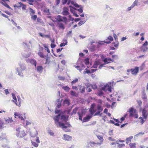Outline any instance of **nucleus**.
I'll return each mask as SVG.
<instances>
[{
    "instance_id": "1",
    "label": "nucleus",
    "mask_w": 148,
    "mask_h": 148,
    "mask_svg": "<svg viewBox=\"0 0 148 148\" xmlns=\"http://www.w3.org/2000/svg\"><path fill=\"white\" fill-rule=\"evenodd\" d=\"M60 116V114H59L54 116L53 117V119L55 123L56 126L57 127L59 126L63 130H64V128H66L67 127H70L71 126L69 123H66L68 125V126H65L64 123H61L60 122H59Z\"/></svg>"
},
{
    "instance_id": "2",
    "label": "nucleus",
    "mask_w": 148,
    "mask_h": 148,
    "mask_svg": "<svg viewBox=\"0 0 148 148\" xmlns=\"http://www.w3.org/2000/svg\"><path fill=\"white\" fill-rule=\"evenodd\" d=\"M16 135L18 138H23L26 135L24 130L21 127L16 128Z\"/></svg>"
},
{
    "instance_id": "3",
    "label": "nucleus",
    "mask_w": 148,
    "mask_h": 148,
    "mask_svg": "<svg viewBox=\"0 0 148 148\" xmlns=\"http://www.w3.org/2000/svg\"><path fill=\"white\" fill-rule=\"evenodd\" d=\"M129 116L130 117H134L135 119L138 118V113L136 109L134 108L131 107L129 110Z\"/></svg>"
},
{
    "instance_id": "4",
    "label": "nucleus",
    "mask_w": 148,
    "mask_h": 148,
    "mask_svg": "<svg viewBox=\"0 0 148 148\" xmlns=\"http://www.w3.org/2000/svg\"><path fill=\"white\" fill-rule=\"evenodd\" d=\"M38 6L39 8H40L41 10H43V12L46 15H49L50 14L49 9L47 8L44 4L42 3H41L40 4L38 3Z\"/></svg>"
},
{
    "instance_id": "5",
    "label": "nucleus",
    "mask_w": 148,
    "mask_h": 148,
    "mask_svg": "<svg viewBox=\"0 0 148 148\" xmlns=\"http://www.w3.org/2000/svg\"><path fill=\"white\" fill-rule=\"evenodd\" d=\"M56 20L58 22H64L66 23L67 22V18L65 16H62L60 15H58L56 18Z\"/></svg>"
},
{
    "instance_id": "6",
    "label": "nucleus",
    "mask_w": 148,
    "mask_h": 148,
    "mask_svg": "<svg viewBox=\"0 0 148 148\" xmlns=\"http://www.w3.org/2000/svg\"><path fill=\"white\" fill-rule=\"evenodd\" d=\"M97 137L98 138V139L100 140V142L99 143H95L93 142H91L90 143V145L91 146H92V145H94L95 144H97L98 145H100L101 144H102L103 141V137L101 135H97Z\"/></svg>"
},
{
    "instance_id": "7",
    "label": "nucleus",
    "mask_w": 148,
    "mask_h": 148,
    "mask_svg": "<svg viewBox=\"0 0 148 148\" xmlns=\"http://www.w3.org/2000/svg\"><path fill=\"white\" fill-rule=\"evenodd\" d=\"M86 110H87L86 109H82L80 112H79L77 113L79 116V120L81 121H82V117L86 113Z\"/></svg>"
},
{
    "instance_id": "8",
    "label": "nucleus",
    "mask_w": 148,
    "mask_h": 148,
    "mask_svg": "<svg viewBox=\"0 0 148 148\" xmlns=\"http://www.w3.org/2000/svg\"><path fill=\"white\" fill-rule=\"evenodd\" d=\"M148 45V42L146 41L141 47V50L143 52H145L148 49L147 46Z\"/></svg>"
},
{
    "instance_id": "9",
    "label": "nucleus",
    "mask_w": 148,
    "mask_h": 148,
    "mask_svg": "<svg viewBox=\"0 0 148 148\" xmlns=\"http://www.w3.org/2000/svg\"><path fill=\"white\" fill-rule=\"evenodd\" d=\"M132 74L134 75H136L138 73L139 68L138 67H136L134 69H131L130 70Z\"/></svg>"
},
{
    "instance_id": "10",
    "label": "nucleus",
    "mask_w": 148,
    "mask_h": 148,
    "mask_svg": "<svg viewBox=\"0 0 148 148\" xmlns=\"http://www.w3.org/2000/svg\"><path fill=\"white\" fill-rule=\"evenodd\" d=\"M148 113L147 110L145 108H144L142 110V116H143L144 119L145 120L147 118Z\"/></svg>"
},
{
    "instance_id": "11",
    "label": "nucleus",
    "mask_w": 148,
    "mask_h": 148,
    "mask_svg": "<svg viewBox=\"0 0 148 148\" xmlns=\"http://www.w3.org/2000/svg\"><path fill=\"white\" fill-rule=\"evenodd\" d=\"M14 115L15 117L16 118V116H17L19 119L22 120H24L25 118L22 116V115L21 114L19 113L16 112L14 113Z\"/></svg>"
},
{
    "instance_id": "12",
    "label": "nucleus",
    "mask_w": 148,
    "mask_h": 148,
    "mask_svg": "<svg viewBox=\"0 0 148 148\" xmlns=\"http://www.w3.org/2000/svg\"><path fill=\"white\" fill-rule=\"evenodd\" d=\"M92 116L90 114L87 115L83 119V122H87L92 117Z\"/></svg>"
},
{
    "instance_id": "13",
    "label": "nucleus",
    "mask_w": 148,
    "mask_h": 148,
    "mask_svg": "<svg viewBox=\"0 0 148 148\" xmlns=\"http://www.w3.org/2000/svg\"><path fill=\"white\" fill-rule=\"evenodd\" d=\"M62 13L63 15L65 16L69 15V13L68 12V8L66 7H64L63 8Z\"/></svg>"
},
{
    "instance_id": "14",
    "label": "nucleus",
    "mask_w": 148,
    "mask_h": 148,
    "mask_svg": "<svg viewBox=\"0 0 148 148\" xmlns=\"http://www.w3.org/2000/svg\"><path fill=\"white\" fill-rule=\"evenodd\" d=\"M19 4V5L18 6H17L16 5H15L14 6V7H16L17 8H19L21 7H22V9L23 10H25L26 9V5H24L23 3L19 2L18 3Z\"/></svg>"
},
{
    "instance_id": "15",
    "label": "nucleus",
    "mask_w": 148,
    "mask_h": 148,
    "mask_svg": "<svg viewBox=\"0 0 148 148\" xmlns=\"http://www.w3.org/2000/svg\"><path fill=\"white\" fill-rule=\"evenodd\" d=\"M72 137L67 134H64L63 139L65 140L69 141L71 139Z\"/></svg>"
},
{
    "instance_id": "16",
    "label": "nucleus",
    "mask_w": 148,
    "mask_h": 148,
    "mask_svg": "<svg viewBox=\"0 0 148 148\" xmlns=\"http://www.w3.org/2000/svg\"><path fill=\"white\" fill-rule=\"evenodd\" d=\"M70 3H71L74 6L76 7L79 8V7L77 4L73 1H71V0H69L67 4L69 5Z\"/></svg>"
},
{
    "instance_id": "17",
    "label": "nucleus",
    "mask_w": 148,
    "mask_h": 148,
    "mask_svg": "<svg viewBox=\"0 0 148 148\" xmlns=\"http://www.w3.org/2000/svg\"><path fill=\"white\" fill-rule=\"evenodd\" d=\"M68 117L67 116L62 115L61 116V120H63L65 122H66L68 120Z\"/></svg>"
},
{
    "instance_id": "18",
    "label": "nucleus",
    "mask_w": 148,
    "mask_h": 148,
    "mask_svg": "<svg viewBox=\"0 0 148 148\" xmlns=\"http://www.w3.org/2000/svg\"><path fill=\"white\" fill-rule=\"evenodd\" d=\"M108 39L109 40V41H107V40H106L104 42L105 43H107V44H109L113 40V38L111 36H109L108 37Z\"/></svg>"
},
{
    "instance_id": "19",
    "label": "nucleus",
    "mask_w": 148,
    "mask_h": 148,
    "mask_svg": "<svg viewBox=\"0 0 148 148\" xmlns=\"http://www.w3.org/2000/svg\"><path fill=\"white\" fill-rule=\"evenodd\" d=\"M85 87L84 86H80L79 88L80 92L81 93H83L85 91Z\"/></svg>"
},
{
    "instance_id": "20",
    "label": "nucleus",
    "mask_w": 148,
    "mask_h": 148,
    "mask_svg": "<svg viewBox=\"0 0 148 148\" xmlns=\"http://www.w3.org/2000/svg\"><path fill=\"white\" fill-rule=\"evenodd\" d=\"M43 70V68L42 66H38V72L41 74Z\"/></svg>"
},
{
    "instance_id": "21",
    "label": "nucleus",
    "mask_w": 148,
    "mask_h": 148,
    "mask_svg": "<svg viewBox=\"0 0 148 148\" xmlns=\"http://www.w3.org/2000/svg\"><path fill=\"white\" fill-rule=\"evenodd\" d=\"M5 121L6 123H12L13 121L12 118L8 117L5 119Z\"/></svg>"
},
{
    "instance_id": "22",
    "label": "nucleus",
    "mask_w": 148,
    "mask_h": 148,
    "mask_svg": "<svg viewBox=\"0 0 148 148\" xmlns=\"http://www.w3.org/2000/svg\"><path fill=\"white\" fill-rule=\"evenodd\" d=\"M133 138V137L132 136H131L127 138L126 139V141L127 144H128V143L131 142V140Z\"/></svg>"
},
{
    "instance_id": "23",
    "label": "nucleus",
    "mask_w": 148,
    "mask_h": 148,
    "mask_svg": "<svg viewBox=\"0 0 148 148\" xmlns=\"http://www.w3.org/2000/svg\"><path fill=\"white\" fill-rule=\"evenodd\" d=\"M142 98L144 101H146L147 99V96L145 92H143L142 94Z\"/></svg>"
},
{
    "instance_id": "24",
    "label": "nucleus",
    "mask_w": 148,
    "mask_h": 148,
    "mask_svg": "<svg viewBox=\"0 0 148 148\" xmlns=\"http://www.w3.org/2000/svg\"><path fill=\"white\" fill-rule=\"evenodd\" d=\"M58 26L60 29H62L63 30L65 29V27L63 24L60 23L58 24Z\"/></svg>"
},
{
    "instance_id": "25",
    "label": "nucleus",
    "mask_w": 148,
    "mask_h": 148,
    "mask_svg": "<svg viewBox=\"0 0 148 148\" xmlns=\"http://www.w3.org/2000/svg\"><path fill=\"white\" fill-rule=\"evenodd\" d=\"M30 62L32 64L34 65L36 67V61L34 60L33 59H31L29 60Z\"/></svg>"
},
{
    "instance_id": "26",
    "label": "nucleus",
    "mask_w": 148,
    "mask_h": 148,
    "mask_svg": "<svg viewBox=\"0 0 148 148\" xmlns=\"http://www.w3.org/2000/svg\"><path fill=\"white\" fill-rule=\"evenodd\" d=\"M90 112V115L92 116L93 114L96 111L94 110L93 107H91L89 110Z\"/></svg>"
},
{
    "instance_id": "27",
    "label": "nucleus",
    "mask_w": 148,
    "mask_h": 148,
    "mask_svg": "<svg viewBox=\"0 0 148 148\" xmlns=\"http://www.w3.org/2000/svg\"><path fill=\"white\" fill-rule=\"evenodd\" d=\"M70 93L71 95L73 96L77 97L78 96V94L76 92L74 91H71Z\"/></svg>"
},
{
    "instance_id": "28",
    "label": "nucleus",
    "mask_w": 148,
    "mask_h": 148,
    "mask_svg": "<svg viewBox=\"0 0 148 148\" xmlns=\"http://www.w3.org/2000/svg\"><path fill=\"white\" fill-rule=\"evenodd\" d=\"M130 148H136V144L135 143H130L129 144Z\"/></svg>"
},
{
    "instance_id": "29",
    "label": "nucleus",
    "mask_w": 148,
    "mask_h": 148,
    "mask_svg": "<svg viewBox=\"0 0 148 148\" xmlns=\"http://www.w3.org/2000/svg\"><path fill=\"white\" fill-rule=\"evenodd\" d=\"M97 109L98 111L100 112H102L103 110V108L102 107L99 105H98L97 106Z\"/></svg>"
},
{
    "instance_id": "30",
    "label": "nucleus",
    "mask_w": 148,
    "mask_h": 148,
    "mask_svg": "<svg viewBox=\"0 0 148 148\" xmlns=\"http://www.w3.org/2000/svg\"><path fill=\"white\" fill-rule=\"evenodd\" d=\"M62 88L67 92H68L70 89L69 87L66 86H63Z\"/></svg>"
},
{
    "instance_id": "31",
    "label": "nucleus",
    "mask_w": 148,
    "mask_h": 148,
    "mask_svg": "<svg viewBox=\"0 0 148 148\" xmlns=\"http://www.w3.org/2000/svg\"><path fill=\"white\" fill-rule=\"evenodd\" d=\"M108 84H106L103 87L101 88V90H102L105 91H106L107 87H108Z\"/></svg>"
},
{
    "instance_id": "32",
    "label": "nucleus",
    "mask_w": 148,
    "mask_h": 148,
    "mask_svg": "<svg viewBox=\"0 0 148 148\" xmlns=\"http://www.w3.org/2000/svg\"><path fill=\"white\" fill-rule=\"evenodd\" d=\"M117 147L118 148H122L124 147H125V144L124 143L119 144L117 143Z\"/></svg>"
},
{
    "instance_id": "33",
    "label": "nucleus",
    "mask_w": 148,
    "mask_h": 148,
    "mask_svg": "<svg viewBox=\"0 0 148 148\" xmlns=\"http://www.w3.org/2000/svg\"><path fill=\"white\" fill-rule=\"evenodd\" d=\"M63 102L64 104H66L68 106H69L70 104L69 100L68 99H65Z\"/></svg>"
},
{
    "instance_id": "34",
    "label": "nucleus",
    "mask_w": 148,
    "mask_h": 148,
    "mask_svg": "<svg viewBox=\"0 0 148 148\" xmlns=\"http://www.w3.org/2000/svg\"><path fill=\"white\" fill-rule=\"evenodd\" d=\"M69 7L71 8L70 9V11L73 13L75 12V10H77L76 8H75L72 6H70Z\"/></svg>"
},
{
    "instance_id": "35",
    "label": "nucleus",
    "mask_w": 148,
    "mask_h": 148,
    "mask_svg": "<svg viewBox=\"0 0 148 148\" xmlns=\"http://www.w3.org/2000/svg\"><path fill=\"white\" fill-rule=\"evenodd\" d=\"M139 119L140 120V121L141 124H143L145 122V120H144V118L140 116L139 118Z\"/></svg>"
},
{
    "instance_id": "36",
    "label": "nucleus",
    "mask_w": 148,
    "mask_h": 148,
    "mask_svg": "<svg viewBox=\"0 0 148 148\" xmlns=\"http://www.w3.org/2000/svg\"><path fill=\"white\" fill-rule=\"evenodd\" d=\"M138 3V0H136L132 4V7H134L135 5H137Z\"/></svg>"
},
{
    "instance_id": "37",
    "label": "nucleus",
    "mask_w": 148,
    "mask_h": 148,
    "mask_svg": "<svg viewBox=\"0 0 148 148\" xmlns=\"http://www.w3.org/2000/svg\"><path fill=\"white\" fill-rule=\"evenodd\" d=\"M38 55L41 57V58H45V56H44L42 52H39L38 53Z\"/></svg>"
},
{
    "instance_id": "38",
    "label": "nucleus",
    "mask_w": 148,
    "mask_h": 148,
    "mask_svg": "<svg viewBox=\"0 0 148 148\" xmlns=\"http://www.w3.org/2000/svg\"><path fill=\"white\" fill-rule=\"evenodd\" d=\"M84 63L86 65H87L89 64V60L87 58L85 59L84 61Z\"/></svg>"
},
{
    "instance_id": "39",
    "label": "nucleus",
    "mask_w": 148,
    "mask_h": 148,
    "mask_svg": "<svg viewBox=\"0 0 148 148\" xmlns=\"http://www.w3.org/2000/svg\"><path fill=\"white\" fill-rule=\"evenodd\" d=\"M78 81V79L77 78L75 79L74 80H73L71 82V84L72 85L73 84L77 82Z\"/></svg>"
},
{
    "instance_id": "40",
    "label": "nucleus",
    "mask_w": 148,
    "mask_h": 148,
    "mask_svg": "<svg viewBox=\"0 0 148 148\" xmlns=\"http://www.w3.org/2000/svg\"><path fill=\"white\" fill-rule=\"evenodd\" d=\"M77 109L78 108H75L74 109H73V111L72 112V114H76L77 111Z\"/></svg>"
},
{
    "instance_id": "41",
    "label": "nucleus",
    "mask_w": 148,
    "mask_h": 148,
    "mask_svg": "<svg viewBox=\"0 0 148 148\" xmlns=\"http://www.w3.org/2000/svg\"><path fill=\"white\" fill-rule=\"evenodd\" d=\"M91 86L92 88L94 89H95L97 88V86L96 84L92 85Z\"/></svg>"
},
{
    "instance_id": "42",
    "label": "nucleus",
    "mask_w": 148,
    "mask_h": 148,
    "mask_svg": "<svg viewBox=\"0 0 148 148\" xmlns=\"http://www.w3.org/2000/svg\"><path fill=\"white\" fill-rule=\"evenodd\" d=\"M49 58L47 57L46 59V62H45V64H49Z\"/></svg>"
},
{
    "instance_id": "43",
    "label": "nucleus",
    "mask_w": 148,
    "mask_h": 148,
    "mask_svg": "<svg viewBox=\"0 0 148 148\" xmlns=\"http://www.w3.org/2000/svg\"><path fill=\"white\" fill-rule=\"evenodd\" d=\"M103 94V92L101 90L100 91H99L98 93V95L99 96H102Z\"/></svg>"
},
{
    "instance_id": "44",
    "label": "nucleus",
    "mask_w": 148,
    "mask_h": 148,
    "mask_svg": "<svg viewBox=\"0 0 148 148\" xmlns=\"http://www.w3.org/2000/svg\"><path fill=\"white\" fill-rule=\"evenodd\" d=\"M98 63L97 62H95L93 66V67L94 68H97V66L98 65Z\"/></svg>"
},
{
    "instance_id": "45",
    "label": "nucleus",
    "mask_w": 148,
    "mask_h": 148,
    "mask_svg": "<svg viewBox=\"0 0 148 148\" xmlns=\"http://www.w3.org/2000/svg\"><path fill=\"white\" fill-rule=\"evenodd\" d=\"M108 87H107V90L109 92H111L112 91V89H111V87L109 85H108Z\"/></svg>"
},
{
    "instance_id": "46",
    "label": "nucleus",
    "mask_w": 148,
    "mask_h": 148,
    "mask_svg": "<svg viewBox=\"0 0 148 148\" xmlns=\"http://www.w3.org/2000/svg\"><path fill=\"white\" fill-rule=\"evenodd\" d=\"M37 17L36 15H34V16H32V19L34 20H36V18Z\"/></svg>"
},
{
    "instance_id": "47",
    "label": "nucleus",
    "mask_w": 148,
    "mask_h": 148,
    "mask_svg": "<svg viewBox=\"0 0 148 148\" xmlns=\"http://www.w3.org/2000/svg\"><path fill=\"white\" fill-rule=\"evenodd\" d=\"M45 49L49 53H50V51L49 50L48 47L47 46H45Z\"/></svg>"
},
{
    "instance_id": "48",
    "label": "nucleus",
    "mask_w": 148,
    "mask_h": 148,
    "mask_svg": "<svg viewBox=\"0 0 148 148\" xmlns=\"http://www.w3.org/2000/svg\"><path fill=\"white\" fill-rule=\"evenodd\" d=\"M27 1H28V3H29L30 5H33L32 3L34 1V0H27Z\"/></svg>"
},
{
    "instance_id": "49",
    "label": "nucleus",
    "mask_w": 148,
    "mask_h": 148,
    "mask_svg": "<svg viewBox=\"0 0 148 148\" xmlns=\"http://www.w3.org/2000/svg\"><path fill=\"white\" fill-rule=\"evenodd\" d=\"M69 17L70 21H73L74 20V18L72 17L71 15H69Z\"/></svg>"
},
{
    "instance_id": "50",
    "label": "nucleus",
    "mask_w": 148,
    "mask_h": 148,
    "mask_svg": "<svg viewBox=\"0 0 148 148\" xmlns=\"http://www.w3.org/2000/svg\"><path fill=\"white\" fill-rule=\"evenodd\" d=\"M2 4L5 6V7H7V8H10V6L6 3H4L3 2L1 3Z\"/></svg>"
},
{
    "instance_id": "51",
    "label": "nucleus",
    "mask_w": 148,
    "mask_h": 148,
    "mask_svg": "<svg viewBox=\"0 0 148 148\" xmlns=\"http://www.w3.org/2000/svg\"><path fill=\"white\" fill-rule=\"evenodd\" d=\"M86 90L88 92H90L92 90L90 88L88 87L86 88Z\"/></svg>"
},
{
    "instance_id": "52",
    "label": "nucleus",
    "mask_w": 148,
    "mask_h": 148,
    "mask_svg": "<svg viewBox=\"0 0 148 148\" xmlns=\"http://www.w3.org/2000/svg\"><path fill=\"white\" fill-rule=\"evenodd\" d=\"M60 2V0H56L55 1V3H56V5H58Z\"/></svg>"
},
{
    "instance_id": "53",
    "label": "nucleus",
    "mask_w": 148,
    "mask_h": 148,
    "mask_svg": "<svg viewBox=\"0 0 148 148\" xmlns=\"http://www.w3.org/2000/svg\"><path fill=\"white\" fill-rule=\"evenodd\" d=\"M119 43L118 41L116 40V44L114 45V46L115 47H117L119 45Z\"/></svg>"
},
{
    "instance_id": "54",
    "label": "nucleus",
    "mask_w": 148,
    "mask_h": 148,
    "mask_svg": "<svg viewBox=\"0 0 148 148\" xmlns=\"http://www.w3.org/2000/svg\"><path fill=\"white\" fill-rule=\"evenodd\" d=\"M56 45H55L54 43H52L51 45V47L52 48H53L55 47Z\"/></svg>"
},
{
    "instance_id": "55",
    "label": "nucleus",
    "mask_w": 148,
    "mask_h": 148,
    "mask_svg": "<svg viewBox=\"0 0 148 148\" xmlns=\"http://www.w3.org/2000/svg\"><path fill=\"white\" fill-rule=\"evenodd\" d=\"M77 10L80 13H82L83 12V9L82 8H80Z\"/></svg>"
},
{
    "instance_id": "56",
    "label": "nucleus",
    "mask_w": 148,
    "mask_h": 148,
    "mask_svg": "<svg viewBox=\"0 0 148 148\" xmlns=\"http://www.w3.org/2000/svg\"><path fill=\"white\" fill-rule=\"evenodd\" d=\"M108 61V63H109L110 62H113V60L111 59V58H107Z\"/></svg>"
},
{
    "instance_id": "57",
    "label": "nucleus",
    "mask_w": 148,
    "mask_h": 148,
    "mask_svg": "<svg viewBox=\"0 0 148 148\" xmlns=\"http://www.w3.org/2000/svg\"><path fill=\"white\" fill-rule=\"evenodd\" d=\"M1 14L4 17H5V18H8V16L5 15V14H3V13H1Z\"/></svg>"
},
{
    "instance_id": "58",
    "label": "nucleus",
    "mask_w": 148,
    "mask_h": 148,
    "mask_svg": "<svg viewBox=\"0 0 148 148\" xmlns=\"http://www.w3.org/2000/svg\"><path fill=\"white\" fill-rule=\"evenodd\" d=\"M137 102L138 103L139 105L140 106L141 105L142 102L141 100H137Z\"/></svg>"
},
{
    "instance_id": "59",
    "label": "nucleus",
    "mask_w": 148,
    "mask_h": 148,
    "mask_svg": "<svg viewBox=\"0 0 148 148\" xmlns=\"http://www.w3.org/2000/svg\"><path fill=\"white\" fill-rule=\"evenodd\" d=\"M90 73V71L89 70H87L86 71H84V74H86V73Z\"/></svg>"
},
{
    "instance_id": "60",
    "label": "nucleus",
    "mask_w": 148,
    "mask_h": 148,
    "mask_svg": "<svg viewBox=\"0 0 148 148\" xmlns=\"http://www.w3.org/2000/svg\"><path fill=\"white\" fill-rule=\"evenodd\" d=\"M5 94L7 95L9 93V92L8 89H6L4 90Z\"/></svg>"
},
{
    "instance_id": "61",
    "label": "nucleus",
    "mask_w": 148,
    "mask_h": 148,
    "mask_svg": "<svg viewBox=\"0 0 148 148\" xmlns=\"http://www.w3.org/2000/svg\"><path fill=\"white\" fill-rule=\"evenodd\" d=\"M72 88L73 89L75 90H78V88L77 86H73Z\"/></svg>"
},
{
    "instance_id": "62",
    "label": "nucleus",
    "mask_w": 148,
    "mask_h": 148,
    "mask_svg": "<svg viewBox=\"0 0 148 148\" xmlns=\"http://www.w3.org/2000/svg\"><path fill=\"white\" fill-rule=\"evenodd\" d=\"M106 118V116H103L102 119L103 120L104 122H105Z\"/></svg>"
},
{
    "instance_id": "63",
    "label": "nucleus",
    "mask_w": 148,
    "mask_h": 148,
    "mask_svg": "<svg viewBox=\"0 0 148 148\" xmlns=\"http://www.w3.org/2000/svg\"><path fill=\"white\" fill-rule=\"evenodd\" d=\"M61 106V103H58L57 106V108H60Z\"/></svg>"
},
{
    "instance_id": "64",
    "label": "nucleus",
    "mask_w": 148,
    "mask_h": 148,
    "mask_svg": "<svg viewBox=\"0 0 148 148\" xmlns=\"http://www.w3.org/2000/svg\"><path fill=\"white\" fill-rule=\"evenodd\" d=\"M66 43H62L60 45V47L64 46L66 45Z\"/></svg>"
}]
</instances>
